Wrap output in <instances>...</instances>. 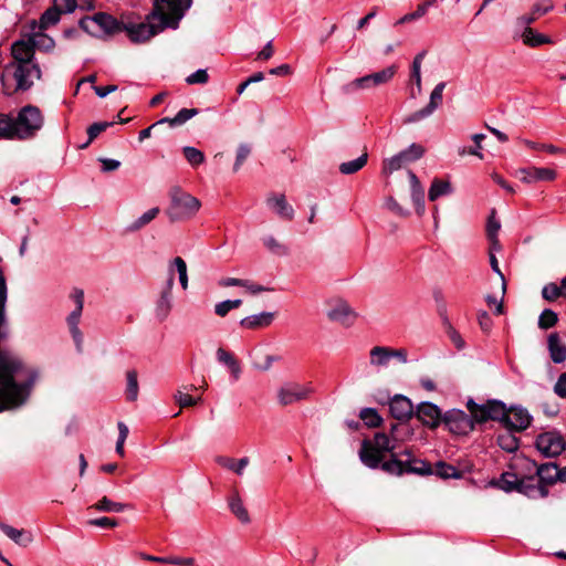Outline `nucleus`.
<instances>
[{
	"label": "nucleus",
	"instance_id": "46",
	"mask_svg": "<svg viewBox=\"0 0 566 566\" xmlns=\"http://www.w3.org/2000/svg\"><path fill=\"white\" fill-rule=\"evenodd\" d=\"M81 318H76V315H69L66 318L70 333L72 335V338L76 345L77 350L82 349V343H83V334L81 329L78 328Z\"/></svg>",
	"mask_w": 566,
	"mask_h": 566
},
{
	"label": "nucleus",
	"instance_id": "6",
	"mask_svg": "<svg viewBox=\"0 0 566 566\" xmlns=\"http://www.w3.org/2000/svg\"><path fill=\"white\" fill-rule=\"evenodd\" d=\"M396 73H397V66L389 65V66L382 69L381 71L355 78L354 81L346 84L344 88L347 93L371 90V88H375L380 85L389 83L394 78Z\"/></svg>",
	"mask_w": 566,
	"mask_h": 566
},
{
	"label": "nucleus",
	"instance_id": "42",
	"mask_svg": "<svg viewBox=\"0 0 566 566\" xmlns=\"http://www.w3.org/2000/svg\"><path fill=\"white\" fill-rule=\"evenodd\" d=\"M433 473L441 479H459L462 475L461 472L455 467L443 461H439L436 463Z\"/></svg>",
	"mask_w": 566,
	"mask_h": 566
},
{
	"label": "nucleus",
	"instance_id": "58",
	"mask_svg": "<svg viewBox=\"0 0 566 566\" xmlns=\"http://www.w3.org/2000/svg\"><path fill=\"white\" fill-rule=\"evenodd\" d=\"M279 358L273 355H264L263 357H255L253 360V367L258 370L266 371L272 367V364Z\"/></svg>",
	"mask_w": 566,
	"mask_h": 566
},
{
	"label": "nucleus",
	"instance_id": "30",
	"mask_svg": "<svg viewBox=\"0 0 566 566\" xmlns=\"http://www.w3.org/2000/svg\"><path fill=\"white\" fill-rule=\"evenodd\" d=\"M129 507L128 504L115 502L107 496H103L95 504L90 506L91 510H96L98 512H107V513H120Z\"/></svg>",
	"mask_w": 566,
	"mask_h": 566
},
{
	"label": "nucleus",
	"instance_id": "11",
	"mask_svg": "<svg viewBox=\"0 0 566 566\" xmlns=\"http://www.w3.org/2000/svg\"><path fill=\"white\" fill-rule=\"evenodd\" d=\"M535 446L546 458L559 455L566 448L563 436L557 431H547L537 436Z\"/></svg>",
	"mask_w": 566,
	"mask_h": 566
},
{
	"label": "nucleus",
	"instance_id": "10",
	"mask_svg": "<svg viewBox=\"0 0 566 566\" xmlns=\"http://www.w3.org/2000/svg\"><path fill=\"white\" fill-rule=\"evenodd\" d=\"M448 429L455 434H467L474 429V423H479L470 412L467 415L463 410L452 409L447 411L442 418Z\"/></svg>",
	"mask_w": 566,
	"mask_h": 566
},
{
	"label": "nucleus",
	"instance_id": "7",
	"mask_svg": "<svg viewBox=\"0 0 566 566\" xmlns=\"http://www.w3.org/2000/svg\"><path fill=\"white\" fill-rule=\"evenodd\" d=\"M30 395L23 388L10 380L0 379V412L23 406Z\"/></svg>",
	"mask_w": 566,
	"mask_h": 566
},
{
	"label": "nucleus",
	"instance_id": "41",
	"mask_svg": "<svg viewBox=\"0 0 566 566\" xmlns=\"http://www.w3.org/2000/svg\"><path fill=\"white\" fill-rule=\"evenodd\" d=\"M452 189L449 181L434 179L430 186L428 197L430 201H436L439 197L449 195Z\"/></svg>",
	"mask_w": 566,
	"mask_h": 566
},
{
	"label": "nucleus",
	"instance_id": "44",
	"mask_svg": "<svg viewBox=\"0 0 566 566\" xmlns=\"http://www.w3.org/2000/svg\"><path fill=\"white\" fill-rule=\"evenodd\" d=\"M126 379H127L126 390H125L126 398L129 401H135L138 397V390H139L136 370H128L126 373Z\"/></svg>",
	"mask_w": 566,
	"mask_h": 566
},
{
	"label": "nucleus",
	"instance_id": "57",
	"mask_svg": "<svg viewBox=\"0 0 566 566\" xmlns=\"http://www.w3.org/2000/svg\"><path fill=\"white\" fill-rule=\"evenodd\" d=\"M117 427H118V439L116 442L115 450L118 455L124 457V454H125L124 443L128 437L129 430H128V427L122 421L118 422Z\"/></svg>",
	"mask_w": 566,
	"mask_h": 566
},
{
	"label": "nucleus",
	"instance_id": "39",
	"mask_svg": "<svg viewBox=\"0 0 566 566\" xmlns=\"http://www.w3.org/2000/svg\"><path fill=\"white\" fill-rule=\"evenodd\" d=\"M371 446L376 450H378L381 454L384 452H390V454H391L390 459L392 458V454H396L394 452L396 446L391 442L390 437L388 434H386V433L377 432L374 436V440L371 442Z\"/></svg>",
	"mask_w": 566,
	"mask_h": 566
},
{
	"label": "nucleus",
	"instance_id": "64",
	"mask_svg": "<svg viewBox=\"0 0 566 566\" xmlns=\"http://www.w3.org/2000/svg\"><path fill=\"white\" fill-rule=\"evenodd\" d=\"M406 154L407 160L415 161L421 158L424 154V148L419 144H411L407 149L402 150Z\"/></svg>",
	"mask_w": 566,
	"mask_h": 566
},
{
	"label": "nucleus",
	"instance_id": "55",
	"mask_svg": "<svg viewBox=\"0 0 566 566\" xmlns=\"http://www.w3.org/2000/svg\"><path fill=\"white\" fill-rule=\"evenodd\" d=\"M61 13L54 8L48 9L40 18V28L46 29L60 21Z\"/></svg>",
	"mask_w": 566,
	"mask_h": 566
},
{
	"label": "nucleus",
	"instance_id": "14",
	"mask_svg": "<svg viewBox=\"0 0 566 566\" xmlns=\"http://www.w3.org/2000/svg\"><path fill=\"white\" fill-rule=\"evenodd\" d=\"M415 415L423 426H427L430 429L438 428L443 418L440 408L429 401L419 403Z\"/></svg>",
	"mask_w": 566,
	"mask_h": 566
},
{
	"label": "nucleus",
	"instance_id": "50",
	"mask_svg": "<svg viewBox=\"0 0 566 566\" xmlns=\"http://www.w3.org/2000/svg\"><path fill=\"white\" fill-rule=\"evenodd\" d=\"M97 20L92 15V17H85V18H82L78 22L80 24V28L85 31L86 33L93 35V36H96V38H101L103 36L102 34V29L97 25Z\"/></svg>",
	"mask_w": 566,
	"mask_h": 566
},
{
	"label": "nucleus",
	"instance_id": "37",
	"mask_svg": "<svg viewBox=\"0 0 566 566\" xmlns=\"http://www.w3.org/2000/svg\"><path fill=\"white\" fill-rule=\"evenodd\" d=\"M523 42L524 44L528 46H538L542 44H548L552 43V40L549 36L541 34L536 31H534L532 28L527 27L524 29L522 33Z\"/></svg>",
	"mask_w": 566,
	"mask_h": 566
},
{
	"label": "nucleus",
	"instance_id": "17",
	"mask_svg": "<svg viewBox=\"0 0 566 566\" xmlns=\"http://www.w3.org/2000/svg\"><path fill=\"white\" fill-rule=\"evenodd\" d=\"M521 181L532 184L536 181H552L556 178V171L551 168H522L517 171Z\"/></svg>",
	"mask_w": 566,
	"mask_h": 566
},
{
	"label": "nucleus",
	"instance_id": "38",
	"mask_svg": "<svg viewBox=\"0 0 566 566\" xmlns=\"http://www.w3.org/2000/svg\"><path fill=\"white\" fill-rule=\"evenodd\" d=\"M159 208L155 207L146 212H144L139 218H137L135 221H133L129 226H127V231L129 232H136L144 227H146L148 223H150L158 214H159Z\"/></svg>",
	"mask_w": 566,
	"mask_h": 566
},
{
	"label": "nucleus",
	"instance_id": "49",
	"mask_svg": "<svg viewBox=\"0 0 566 566\" xmlns=\"http://www.w3.org/2000/svg\"><path fill=\"white\" fill-rule=\"evenodd\" d=\"M182 154H184L186 160L192 167H197V166L201 165L206 158L205 154L201 150H199L198 148L192 147V146H185L182 148Z\"/></svg>",
	"mask_w": 566,
	"mask_h": 566
},
{
	"label": "nucleus",
	"instance_id": "19",
	"mask_svg": "<svg viewBox=\"0 0 566 566\" xmlns=\"http://www.w3.org/2000/svg\"><path fill=\"white\" fill-rule=\"evenodd\" d=\"M327 317L332 322L339 323L345 326H349L356 318V313L352 307L344 301H338L328 312Z\"/></svg>",
	"mask_w": 566,
	"mask_h": 566
},
{
	"label": "nucleus",
	"instance_id": "28",
	"mask_svg": "<svg viewBox=\"0 0 566 566\" xmlns=\"http://www.w3.org/2000/svg\"><path fill=\"white\" fill-rule=\"evenodd\" d=\"M0 530L18 545L28 546L32 542V535L30 532L14 528L1 521Z\"/></svg>",
	"mask_w": 566,
	"mask_h": 566
},
{
	"label": "nucleus",
	"instance_id": "2",
	"mask_svg": "<svg viewBox=\"0 0 566 566\" xmlns=\"http://www.w3.org/2000/svg\"><path fill=\"white\" fill-rule=\"evenodd\" d=\"M467 408L479 423L489 420L497 421L510 431L523 432L533 421V417L526 408L520 405L507 407L497 399H489L484 403H476L470 398L467 401Z\"/></svg>",
	"mask_w": 566,
	"mask_h": 566
},
{
	"label": "nucleus",
	"instance_id": "22",
	"mask_svg": "<svg viewBox=\"0 0 566 566\" xmlns=\"http://www.w3.org/2000/svg\"><path fill=\"white\" fill-rule=\"evenodd\" d=\"M360 461L370 469L381 468L384 454H381L378 450H376L371 446V441L364 440L360 451H359Z\"/></svg>",
	"mask_w": 566,
	"mask_h": 566
},
{
	"label": "nucleus",
	"instance_id": "18",
	"mask_svg": "<svg viewBox=\"0 0 566 566\" xmlns=\"http://www.w3.org/2000/svg\"><path fill=\"white\" fill-rule=\"evenodd\" d=\"M11 54L17 64H33L34 48L31 38L29 36L28 39H20L13 42Z\"/></svg>",
	"mask_w": 566,
	"mask_h": 566
},
{
	"label": "nucleus",
	"instance_id": "40",
	"mask_svg": "<svg viewBox=\"0 0 566 566\" xmlns=\"http://www.w3.org/2000/svg\"><path fill=\"white\" fill-rule=\"evenodd\" d=\"M368 160V154L365 151L358 158L349 161L342 163L339 165V171L343 175H353L359 171Z\"/></svg>",
	"mask_w": 566,
	"mask_h": 566
},
{
	"label": "nucleus",
	"instance_id": "1",
	"mask_svg": "<svg viewBox=\"0 0 566 566\" xmlns=\"http://www.w3.org/2000/svg\"><path fill=\"white\" fill-rule=\"evenodd\" d=\"M191 4L192 0H154L153 10L146 15V21L123 22L122 31L134 43L146 42L167 28L177 29Z\"/></svg>",
	"mask_w": 566,
	"mask_h": 566
},
{
	"label": "nucleus",
	"instance_id": "27",
	"mask_svg": "<svg viewBox=\"0 0 566 566\" xmlns=\"http://www.w3.org/2000/svg\"><path fill=\"white\" fill-rule=\"evenodd\" d=\"M97 21V25L102 29V34H113L122 31L123 22L117 21L111 14L98 12L93 15Z\"/></svg>",
	"mask_w": 566,
	"mask_h": 566
},
{
	"label": "nucleus",
	"instance_id": "47",
	"mask_svg": "<svg viewBox=\"0 0 566 566\" xmlns=\"http://www.w3.org/2000/svg\"><path fill=\"white\" fill-rule=\"evenodd\" d=\"M114 124L115 122H97L92 124L87 128L88 139L80 148H86L101 133L105 132L108 127H112Z\"/></svg>",
	"mask_w": 566,
	"mask_h": 566
},
{
	"label": "nucleus",
	"instance_id": "15",
	"mask_svg": "<svg viewBox=\"0 0 566 566\" xmlns=\"http://www.w3.org/2000/svg\"><path fill=\"white\" fill-rule=\"evenodd\" d=\"M524 461L528 469H535V474L539 484L546 486L554 484L556 481H559V468L556 463L549 462L537 465L535 461L530 459H525Z\"/></svg>",
	"mask_w": 566,
	"mask_h": 566
},
{
	"label": "nucleus",
	"instance_id": "12",
	"mask_svg": "<svg viewBox=\"0 0 566 566\" xmlns=\"http://www.w3.org/2000/svg\"><path fill=\"white\" fill-rule=\"evenodd\" d=\"M175 283V275L174 270L170 266L168 279L165 282V285L163 286V290L160 292V295L156 302L155 306V314L156 317L164 322L170 314V311L172 308V287Z\"/></svg>",
	"mask_w": 566,
	"mask_h": 566
},
{
	"label": "nucleus",
	"instance_id": "35",
	"mask_svg": "<svg viewBox=\"0 0 566 566\" xmlns=\"http://www.w3.org/2000/svg\"><path fill=\"white\" fill-rule=\"evenodd\" d=\"M500 228L501 223L495 217V210H492L486 223V235L491 241L492 250H500V242L497 239Z\"/></svg>",
	"mask_w": 566,
	"mask_h": 566
},
{
	"label": "nucleus",
	"instance_id": "5",
	"mask_svg": "<svg viewBox=\"0 0 566 566\" xmlns=\"http://www.w3.org/2000/svg\"><path fill=\"white\" fill-rule=\"evenodd\" d=\"M14 119L18 129V139L34 137L44 125L43 114L40 108L34 105L23 106Z\"/></svg>",
	"mask_w": 566,
	"mask_h": 566
},
{
	"label": "nucleus",
	"instance_id": "24",
	"mask_svg": "<svg viewBox=\"0 0 566 566\" xmlns=\"http://www.w3.org/2000/svg\"><path fill=\"white\" fill-rule=\"evenodd\" d=\"M216 357L220 364L224 365L229 369L233 380H238L240 378L242 371L241 366L232 353L219 347L216 352Z\"/></svg>",
	"mask_w": 566,
	"mask_h": 566
},
{
	"label": "nucleus",
	"instance_id": "59",
	"mask_svg": "<svg viewBox=\"0 0 566 566\" xmlns=\"http://www.w3.org/2000/svg\"><path fill=\"white\" fill-rule=\"evenodd\" d=\"M87 524L91 526H96V527H102V528H114V527L118 526V521L116 518L102 516V517L88 520Z\"/></svg>",
	"mask_w": 566,
	"mask_h": 566
},
{
	"label": "nucleus",
	"instance_id": "9",
	"mask_svg": "<svg viewBox=\"0 0 566 566\" xmlns=\"http://www.w3.org/2000/svg\"><path fill=\"white\" fill-rule=\"evenodd\" d=\"M13 77L17 82L15 91H27L32 85L34 80H39L41 77V70L38 64H15ZM3 93L7 95H11L13 91L9 90L6 84L4 77L1 78Z\"/></svg>",
	"mask_w": 566,
	"mask_h": 566
},
{
	"label": "nucleus",
	"instance_id": "25",
	"mask_svg": "<svg viewBox=\"0 0 566 566\" xmlns=\"http://www.w3.org/2000/svg\"><path fill=\"white\" fill-rule=\"evenodd\" d=\"M273 319H274V313L262 312L259 314H253V315L243 317L240 321V325L243 328L258 329V328H263V327L270 326L272 324Z\"/></svg>",
	"mask_w": 566,
	"mask_h": 566
},
{
	"label": "nucleus",
	"instance_id": "3",
	"mask_svg": "<svg viewBox=\"0 0 566 566\" xmlns=\"http://www.w3.org/2000/svg\"><path fill=\"white\" fill-rule=\"evenodd\" d=\"M169 207L166 214L171 222L189 220L196 216L201 207L199 199L175 186L169 190Z\"/></svg>",
	"mask_w": 566,
	"mask_h": 566
},
{
	"label": "nucleus",
	"instance_id": "52",
	"mask_svg": "<svg viewBox=\"0 0 566 566\" xmlns=\"http://www.w3.org/2000/svg\"><path fill=\"white\" fill-rule=\"evenodd\" d=\"M558 322L557 313L551 308H545L538 317V327L541 329H548L555 326Z\"/></svg>",
	"mask_w": 566,
	"mask_h": 566
},
{
	"label": "nucleus",
	"instance_id": "26",
	"mask_svg": "<svg viewBox=\"0 0 566 566\" xmlns=\"http://www.w3.org/2000/svg\"><path fill=\"white\" fill-rule=\"evenodd\" d=\"M410 187H411V198L416 206V210L418 214H422L424 212V191L421 187V184L418 177L411 170L408 171Z\"/></svg>",
	"mask_w": 566,
	"mask_h": 566
},
{
	"label": "nucleus",
	"instance_id": "62",
	"mask_svg": "<svg viewBox=\"0 0 566 566\" xmlns=\"http://www.w3.org/2000/svg\"><path fill=\"white\" fill-rule=\"evenodd\" d=\"M250 153H251V148L248 144H241L238 147L237 158H235V163L233 165L234 171H238L240 169V167L242 166L244 160L249 157Z\"/></svg>",
	"mask_w": 566,
	"mask_h": 566
},
{
	"label": "nucleus",
	"instance_id": "45",
	"mask_svg": "<svg viewBox=\"0 0 566 566\" xmlns=\"http://www.w3.org/2000/svg\"><path fill=\"white\" fill-rule=\"evenodd\" d=\"M359 417L369 428H377L382 422L381 417L375 408H363L359 412Z\"/></svg>",
	"mask_w": 566,
	"mask_h": 566
},
{
	"label": "nucleus",
	"instance_id": "32",
	"mask_svg": "<svg viewBox=\"0 0 566 566\" xmlns=\"http://www.w3.org/2000/svg\"><path fill=\"white\" fill-rule=\"evenodd\" d=\"M370 365L374 367H386L390 359V347L375 346L370 349Z\"/></svg>",
	"mask_w": 566,
	"mask_h": 566
},
{
	"label": "nucleus",
	"instance_id": "13",
	"mask_svg": "<svg viewBox=\"0 0 566 566\" xmlns=\"http://www.w3.org/2000/svg\"><path fill=\"white\" fill-rule=\"evenodd\" d=\"M444 88H446L444 82L438 83L430 94V101H429L428 105L426 107L410 114L409 116H407L403 119V123L405 124L417 123V122H420V120L429 117L431 114H433V112L442 104V94H443Z\"/></svg>",
	"mask_w": 566,
	"mask_h": 566
},
{
	"label": "nucleus",
	"instance_id": "51",
	"mask_svg": "<svg viewBox=\"0 0 566 566\" xmlns=\"http://www.w3.org/2000/svg\"><path fill=\"white\" fill-rule=\"evenodd\" d=\"M70 298L74 303V310L69 315H76V318H81L84 306V291L78 287H74L70 293Z\"/></svg>",
	"mask_w": 566,
	"mask_h": 566
},
{
	"label": "nucleus",
	"instance_id": "53",
	"mask_svg": "<svg viewBox=\"0 0 566 566\" xmlns=\"http://www.w3.org/2000/svg\"><path fill=\"white\" fill-rule=\"evenodd\" d=\"M171 266L176 268L180 285H181L182 290L186 291L188 289V274H187V264H186L185 260L180 256H176L171 262Z\"/></svg>",
	"mask_w": 566,
	"mask_h": 566
},
{
	"label": "nucleus",
	"instance_id": "63",
	"mask_svg": "<svg viewBox=\"0 0 566 566\" xmlns=\"http://www.w3.org/2000/svg\"><path fill=\"white\" fill-rule=\"evenodd\" d=\"M553 8H554V3L552 0H539L532 7V11H533V14H535L536 18H538V17L552 11Z\"/></svg>",
	"mask_w": 566,
	"mask_h": 566
},
{
	"label": "nucleus",
	"instance_id": "8",
	"mask_svg": "<svg viewBox=\"0 0 566 566\" xmlns=\"http://www.w3.org/2000/svg\"><path fill=\"white\" fill-rule=\"evenodd\" d=\"M314 388L311 382H284L277 389V401L281 406L286 407L293 403L308 400Z\"/></svg>",
	"mask_w": 566,
	"mask_h": 566
},
{
	"label": "nucleus",
	"instance_id": "61",
	"mask_svg": "<svg viewBox=\"0 0 566 566\" xmlns=\"http://www.w3.org/2000/svg\"><path fill=\"white\" fill-rule=\"evenodd\" d=\"M175 400L176 402L181 407V408H185V407H192L195 405H197L199 401H200V397L199 398H193L191 397L190 395H187V394H184L182 391L178 390L176 394H175Z\"/></svg>",
	"mask_w": 566,
	"mask_h": 566
},
{
	"label": "nucleus",
	"instance_id": "4",
	"mask_svg": "<svg viewBox=\"0 0 566 566\" xmlns=\"http://www.w3.org/2000/svg\"><path fill=\"white\" fill-rule=\"evenodd\" d=\"M381 469L395 475H402L405 473H415L419 475L433 474V469L430 463L424 460L416 459L411 455L409 449L403 450L399 454H392V458L385 461Z\"/></svg>",
	"mask_w": 566,
	"mask_h": 566
},
{
	"label": "nucleus",
	"instance_id": "60",
	"mask_svg": "<svg viewBox=\"0 0 566 566\" xmlns=\"http://www.w3.org/2000/svg\"><path fill=\"white\" fill-rule=\"evenodd\" d=\"M208 80H209V75H208L207 70L199 69L196 72H193L190 75H188L187 78H186V82L189 85L206 84L208 82Z\"/></svg>",
	"mask_w": 566,
	"mask_h": 566
},
{
	"label": "nucleus",
	"instance_id": "33",
	"mask_svg": "<svg viewBox=\"0 0 566 566\" xmlns=\"http://www.w3.org/2000/svg\"><path fill=\"white\" fill-rule=\"evenodd\" d=\"M199 113L197 108H181L175 117H165L156 122V124L168 123L170 126H180Z\"/></svg>",
	"mask_w": 566,
	"mask_h": 566
},
{
	"label": "nucleus",
	"instance_id": "43",
	"mask_svg": "<svg viewBox=\"0 0 566 566\" xmlns=\"http://www.w3.org/2000/svg\"><path fill=\"white\" fill-rule=\"evenodd\" d=\"M410 163L407 160L406 154L400 151L399 154L386 159L382 165V172L386 175L392 174L400 169L405 164Z\"/></svg>",
	"mask_w": 566,
	"mask_h": 566
},
{
	"label": "nucleus",
	"instance_id": "48",
	"mask_svg": "<svg viewBox=\"0 0 566 566\" xmlns=\"http://www.w3.org/2000/svg\"><path fill=\"white\" fill-rule=\"evenodd\" d=\"M34 50L38 49L40 51L49 52L54 48V40L43 33H34L30 36Z\"/></svg>",
	"mask_w": 566,
	"mask_h": 566
},
{
	"label": "nucleus",
	"instance_id": "16",
	"mask_svg": "<svg viewBox=\"0 0 566 566\" xmlns=\"http://www.w3.org/2000/svg\"><path fill=\"white\" fill-rule=\"evenodd\" d=\"M389 410L391 416L400 421L409 420L415 412L411 400L403 395H396L390 399Z\"/></svg>",
	"mask_w": 566,
	"mask_h": 566
},
{
	"label": "nucleus",
	"instance_id": "36",
	"mask_svg": "<svg viewBox=\"0 0 566 566\" xmlns=\"http://www.w3.org/2000/svg\"><path fill=\"white\" fill-rule=\"evenodd\" d=\"M0 137L6 139H18L15 119L6 114H0Z\"/></svg>",
	"mask_w": 566,
	"mask_h": 566
},
{
	"label": "nucleus",
	"instance_id": "31",
	"mask_svg": "<svg viewBox=\"0 0 566 566\" xmlns=\"http://www.w3.org/2000/svg\"><path fill=\"white\" fill-rule=\"evenodd\" d=\"M515 431L506 430L496 437L497 446L505 452L513 453L520 447V439L514 434Z\"/></svg>",
	"mask_w": 566,
	"mask_h": 566
},
{
	"label": "nucleus",
	"instance_id": "29",
	"mask_svg": "<svg viewBox=\"0 0 566 566\" xmlns=\"http://www.w3.org/2000/svg\"><path fill=\"white\" fill-rule=\"evenodd\" d=\"M229 509L232 514L243 524L250 523L251 518L245 509L242 499L238 492H234L229 500Z\"/></svg>",
	"mask_w": 566,
	"mask_h": 566
},
{
	"label": "nucleus",
	"instance_id": "56",
	"mask_svg": "<svg viewBox=\"0 0 566 566\" xmlns=\"http://www.w3.org/2000/svg\"><path fill=\"white\" fill-rule=\"evenodd\" d=\"M263 244L273 253L279 255H286L289 253L287 247L280 243L274 237L269 235L263 239Z\"/></svg>",
	"mask_w": 566,
	"mask_h": 566
},
{
	"label": "nucleus",
	"instance_id": "23",
	"mask_svg": "<svg viewBox=\"0 0 566 566\" xmlns=\"http://www.w3.org/2000/svg\"><path fill=\"white\" fill-rule=\"evenodd\" d=\"M547 349L553 363L562 364L566 360V344L560 339L558 333L548 335Z\"/></svg>",
	"mask_w": 566,
	"mask_h": 566
},
{
	"label": "nucleus",
	"instance_id": "54",
	"mask_svg": "<svg viewBox=\"0 0 566 566\" xmlns=\"http://www.w3.org/2000/svg\"><path fill=\"white\" fill-rule=\"evenodd\" d=\"M542 296L548 301L553 302L558 297L566 296V292L563 291V287L555 283L546 284L542 290Z\"/></svg>",
	"mask_w": 566,
	"mask_h": 566
},
{
	"label": "nucleus",
	"instance_id": "34",
	"mask_svg": "<svg viewBox=\"0 0 566 566\" xmlns=\"http://www.w3.org/2000/svg\"><path fill=\"white\" fill-rule=\"evenodd\" d=\"M520 478L514 472H503L499 480L492 481L491 484L497 486L505 492L516 491Z\"/></svg>",
	"mask_w": 566,
	"mask_h": 566
},
{
	"label": "nucleus",
	"instance_id": "20",
	"mask_svg": "<svg viewBox=\"0 0 566 566\" xmlns=\"http://www.w3.org/2000/svg\"><path fill=\"white\" fill-rule=\"evenodd\" d=\"M516 492L524 494L528 497H546L548 494L545 485L539 484L535 476L520 478Z\"/></svg>",
	"mask_w": 566,
	"mask_h": 566
},
{
	"label": "nucleus",
	"instance_id": "21",
	"mask_svg": "<svg viewBox=\"0 0 566 566\" xmlns=\"http://www.w3.org/2000/svg\"><path fill=\"white\" fill-rule=\"evenodd\" d=\"M266 205L275 211V213L285 220H292L294 209L287 203L286 198L282 193H273L266 198Z\"/></svg>",
	"mask_w": 566,
	"mask_h": 566
}]
</instances>
